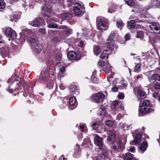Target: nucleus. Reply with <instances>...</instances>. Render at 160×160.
<instances>
[{"label": "nucleus", "mask_w": 160, "mask_h": 160, "mask_svg": "<svg viewBox=\"0 0 160 160\" xmlns=\"http://www.w3.org/2000/svg\"><path fill=\"white\" fill-rule=\"evenodd\" d=\"M25 82L24 77H22L19 78L17 76L8 87V91L9 92L12 93L17 90H20L22 89L21 85Z\"/></svg>", "instance_id": "nucleus-1"}, {"label": "nucleus", "mask_w": 160, "mask_h": 160, "mask_svg": "<svg viewBox=\"0 0 160 160\" xmlns=\"http://www.w3.org/2000/svg\"><path fill=\"white\" fill-rule=\"evenodd\" d=\"M105 95L101 92L93 94L90 97L89 100L92 102L97 104L102 103L104 100Z\"/></svg>", "instance_id": "nucleus-2"}, {"label": "nucleus", "mask_w": 160, "mask_h": 160, "mask_svg": "<svg viewBox=\"0 0 160 160\" xmlns=\"http://www.w3.org/2000/svg\"><path fill=\"white\" fill-rule=\"evenodd\" d=\"M154 109L152 107L142 105L139 106L138 109V116L140 117L146 115L151 113L153 112Z\"/></svg>", "instance_id": "nucleus-3"}, {"label": "nucleus", "mask_w": 160, "mask_h": 160, "mask_svg": "<svg viewBox=\"0 0 160 160\" xmlns=\"http://www.w3.org/2000/svg\"><path fill=\"white\" fill-rule=\"evenodd\" d=\"M103 139L99 137L98 135L96 134L94 138V142L96 145L99 147V148L102 151L105 152L107 150L106 146L104 145L103 142Z\"/></svg>", "instance_id": "nucleus-4"}, {"label": "nucleus", "mask_w": 160, "mask_h": 160, "mask_svg": "<svg viewBox=\"0 0 160 160\" xmlns=\"http://www.w3.org/2000/svg\"><path fill=\"white\" fill-rule=\"evenodd\" d=\"M73 9L75 14L77 16H82L85 12L84 8L78 3H75Z\"/></svg>", "instance_id": "nucleus-5"}, {"label": "nucleus", "mask_w": 160, "mask_h": 160, "mask_svg": "<svg viewBox=\"0 0 160 160\" xmlns=\"http://www.w3.org/2000/svg\"><path fill=\"white\" fill-rule=\"evenodd\" d=\"M67 55L68 58L71 60H75L78 61L81 58V55L73 51L68 52Z\"/></svg>", "instance_id": "nucleus-6"}, {"label": "nucleus", "mask_w": 160, "mask_h": 160, "mask_svg": "<svg viewBox=\"0 0 160 160\" xmlns=\"http://www.w3.org/2000/svg\"><path fill=\"white\" fill-rule=\"evenodd\" d=\"M5 35L12 40H14L17 37V34L14 30L11 28H7L5 32Z\"/></svg>", "instance_id": "nucleus-7"}, {"label": "nucleus", "mask_w": 160, "mask_h": 160, "mask_svg": "<svg viewBox=\"0 0 160 160\" xmlns=\"http://www.w3.org/2000/svg\"><path fill=\"white\" fill-rule=\"evenodd\" d=\"M114 37V34L111 33L108 37V41L106 42L107 47L109 49H111V50H112V49H113V47H114V41L113 39Z\"/></svg>", "instance_id": "nucleus-8"}, {"label": "nucleus", "mask_w": 160, "mask_h": 160, "mask_svg": "<svg viewBox=\"0 0 160 160\" xmlns=\"http://www.w3.org/2000/svg\"><path fill=\"white\" fill-rule=\"evenodd\" d=\"M69 92L70 94L72 95L77 96L79 94V88L77 85L72 84L70 86Z\"/></svg>", "instance_id": "nucleus-9"}, {"label": "nucleus", "mask_w": 160, "mask_h": 160, "mask_svg": "<svg viewBox=\"0 0 160 160\" xmlns=\"http://www.w3.org/2000/svg\"><path fill=\"white\" fill-rule=\"evenodd\" d=\"M30 42L32 47L35 51L37 52H40L41 51V49L40 48L36 39L32 37H31Z\"/></svg>", "instance_id": "nucleus-10"}, {"label": "nucleus", "mask_w": 160, "mask_h": 160, "mask_svg": "<svg viewBox=\"0 0 160 160\" xmlns=\"http://www.w3.org/2000/svg\"><path fill=\"white\" fill-rule=\"evenodd\" d=\"M107 133L108 135L107 141L113 142L116 139V134L115 132L112 130H109L107 131Z\"/></svg>", "instance_id": "nucleus-11"}, {"label": "nucleus", "mask_w": 160, "mask_h": 160, "mask_svg": "<svg viewBox=\"0 0 160 160\" xmlns=\"http://www.w3.org/2000/svg\"><path fill=\"white\" fill-rule=\"evenodd\" d=\"M35 85V84H34V85H33V84L32 83H26L24 86V91H27L29 94L33 92V89Z\"/></svg>", "instance_id": "nucleus-12"}, {"label": "nucleus", "mask_w": 160, "mask_h": 160, "mask_svg": "<svg viewBox=\"0 0 160 160\" xmlns=\"http://www.w3.org/2000/svg\"><path fill=\"white\" fill-rule=\"evenodd\" d=\"M42 21V19L40 18H36L32 21L29 22V23L33 27H39Z\"/></svg>", "instance_id": "nucleus-13"}, {"label": "nucleus", "mask_w": 160, "mask_h": 160, "mask_svg": "<svg viewBox=\"0 0 160 160\" xmlns=\"http://www.w3.org/2000/svg\"><path fill=\"white\" fill-rule=\"evenodd\" d=\"M141 134L140 133H138L135 136L134 140L130 142L131 145H139L141 141Z\"/></svg>", "instance_id": "nucleus-14"}, {"label": "nucleus", "mask_w": 160, "mask_h": 160, "mask_svg": "<svg viewBox=\"0 0 160 160\" xmlns=\"http://www.w3.org/2000/svg\"><path fill=\"white\" fill-rule=\"evenodd\" d=\"M122 157L123 160H139L134 157L133 155L130 152L127 153Z\"/></svg>", "instance_id": "nucleus-15"}, {"label": "nucleus", "mask_w": 160, "mask_h": 160, "mask_svg": "<svg viewBox=\"0 0 160 160\" xmlns=\"http://www.w3.org/2000/svg\"><path fill=\"white\" fill-rule=\"evenodd\" d=\"M150 27L151 29L152 30H155L158 31L160 30V25L156 22H151L150 23Z\"/></svg>", "instance_id": "nucleus-16"}, {"label": "nucleus", "mask_w": 160, "mask_h": 160, "mask_svg": "<svg viewBox=\"0 0 160 160\" xmlns=\"http://www.w3.org/2000/svg\"><path fill=\"white\" fill-rule=\"evenodd\" d=\"M76 99L75 97H72L69 100V105L71 107H69L71 109H73L76 107L77 104H76Z\"/></svg>", "instance_id": "nucleus-17"}, {"label": "nucleus", "mask_w": 160, "mask_h": 160, "mask_svg": "<svg viewBox=\"0 0 160 160\" xmlns=\"http://www.w3.org/2000/svg\"><path fill=\"white\" fill-rule=\"evenodd\" d=\"M50 78L48 77V74H41L39 78V80L42 82H45Z\"/></svg>", "instance_id": "nucleus-18"}, {"label": "nucleus", "mask_w": 160, "mask_h": 160, "mask_svg": "<svg viewBox=\"0 0 160 160\" xmlns=\"http://www.w3.org/2000/svg\"><path fill=\"white\" fill-rule=\"evenodd\" d=\"M108 51V50L106 49L103 51L100 56L101 59H105V60H108L109 54L107 52Z\"/></svg>", "instance_id": "nucleus-19"}, {"label": "nucleus", "mask_w": 160, "mask_h": 160, "mask_svg": "<svg viewBox=\"0 0 160 160\" xmlns=\"http://www.w3.org/2000/svg\"><path fill=\"white\" fill-rule=\"evenodd\" d=\"M102 151V152L98 154L97 157L101 160H107L108 159V157L107 156L106 153L107 150L105 152Z\"/></svg>", "instance_id": "nucleus-20"}, {"label": "nucleus", "mask_w": 160, "mask_h": 160, "mask_svg": "<svg viewBox=\"0 0 160 160\" xmlns=\"http://www.w3.org/2000/svg\"><path fill=\"white\" fill-rule=\"evenodd\" d=\"M52 6L50 4L45 5L42 8L43 10L48 13H51L52 11Z\"/></svg>", "instance_id": "nucleus-21"}, {"label": "nucleus", "mask_w": 160, "mask_h": 160, "mask_svg": "<svg viewBox=\"0 0 160 160\" xmlns=\"http://www.w3.org/2000/svg\"><path fill=\"white\" fill-rule=\"evenodd\" d=\"M61 18L63 19L70 20L72 18V15L70 12H63L61 14Z\"/></svg>", "instance_id": "nucleus-22"}, {"label": "nucleus", "mask_w": 160, "mask_h": 160, "mask_svg": "<svg viewBox=\"0 0 160 160\" xmlns=\"http://www.w3.org/2000/svg\"><path fill=\"white\" fill-rule=\"evenodd\" d=\"M137 93L139 96V99L145 98L147 96L146 92L140 89H138Z\"/></svg>", "instance_id": "nucleus-23"}, {"label": "nucleus", "mask_w": 160, "mask_h": 160, "mask_svg": "<svg viewBox=\"0 0 160 160\" xmlns=\"http://www.w3.org/2000/svg\"><path fill=\"white\" fill-rule=\"evenodd\" d=\"M148 146V144L147 142L145 141H143L139 147V149L143 152L147 149Z\"/></svg>", "instance_id": "nucleus-24"}, {"label": "nucleus", "mask_w": 160, "mask_h": 160, "mask_svg": "<svg viewBox=\"0 0 160 160\" xmlns=\"http://www.w3.org/2000/svg\"><path fill=\"white\" fill-rule=\"evenodd\" d=\"M107 25V23L106 22L100 20L97 24V27L98 29L100 30H102V27H104Z\"/></svg>", "instance_id": "nucleus-25"}, {"label": "nucleus", "mask_w": 160, "mask_h": 160, "mask_svg": "<svg viewBox=\"0 0 160 160\" xmlns=\"http://www.w3.org/2000/svg\"><path fill=\"white\" fill-rule=\"evenodd\" d=\"M136 26V22L135 21L132 20L128 22L127 24L128 28L130 29H133Z\"/></svg>", "instance_id": "nucleus-26"}, {"label": "nucleus", "mask_w": 160, "mask_h": 160, "mask_svg": "<svg viewBox=\"0 0 160 160\" xmlns=\"http://www.w3.org/2000/svg\"><path fill=\"white\" fill-rule=\"evenodd\" d=\"M112 67L109 64L103 67L102 70L107 73H109L112 71Z\"/></svg>", "instance_id": "nucleus-27"}, {"label": "nucleus", "mask_w": 160, "mask_h": 160, "mask_svg": "<svg viewBox=\"0 0 160 160\" xmlns=\"http://www.w3.org/2000/svg\"><path fill=\"white\" fill-rule=\"evenodd\" d=\"M101 52V48L98 45H95L93 47V52L97 56Z\"/></svg>", "instance_id": "nucleus-28"}, {"label": "nucleus", "mask_w": 160, "mask_h": 160, "mask_svg": "<svg viewBox=\"0 0 160 160\" xmlns=\"http://www.w3.org/2000/svg\"><path fill=\"white\" fill-rule=\"evenodd\" d=\"M46 83L47 87L49 89H52L53 87V82H52V79L50 78L45 82Z\"/></svg>", "instance_id": "nucleus-29"}, {"label": "nucleus", "mask_w": 160, "mask_h": 160, "mask_svg": "<svg viewBox=\"0 0 160 160\" xmlns=\"http://www.w3.org/2000/svg\"><path fill=\"white\" fill-rule=\"evenodd\" d=\"M103 59H99L98 61V66L100 67H104V66L106 64L107 62L108 63L109 61L108 60H105V61H103Z\"/></svg>", "instance_id": "nucleus-30"}, {"label": "nucleus", "mask_w": 160, "mask_h": 160, "mask_svg": "<svg viewBox=\"0 0 160 160\" xmlns=\"http://www.w3.org/2000/svg\"><path fill=\"white\" fill-rule=\"evenodd\" d=\"M136 37L142 40L144 37V32L142 31H138L137 32Z\"/></svg>", "instance_id": "nucleus-31"}, {"label": "nucleus", "mask_w": 160, "mask_h": 160, "mask_svg": "<svg viewBox=\"0 0 160 160\" xmlns=\"http://www.w3.org/2000/svg\"><path fill=\"white\" fill-rule=\"evenodd\" d=\"M158 81H160V76L157 73L152 74L151 78L149 79V81H151V80Z\"/></svg>", "instance_id": "nucleus-32"}, {"label": "nucleus", "mask_w": 160, "mask_h": 160, "mask_svg": "<svg viewBox=\"0 0 160 160\" xmlns=\"http://www.w3.org/2000/svg\"><path fill=\"white\" fill-rule=\"evenodd\" d=\"M116 26L119 28H121L124 25V23L122 20H117L116 21Z\"/></svg>", "instance_id": "nucleus-33"}, {"label": "nucleus", "mask_w": 160, "mask_h": 160, "mask_svg": "<svg viewBox=\"0 0 160 160\" xmlns=\"http://www.w3.org/2000/svg\"><path fill=\"white\" fill-rule=\"evenodd\" d=\"M62 57L60 54L58 53L56 54L55 56V60L56 61L59 62L56 64V66H57L61 62V60Z\"/></svg>", "instance_id": "nucleus-34"}, {"label": "nucleus", "mask_w": 160, "mask_h": 160, "mask_svg": "<svg viewBox=\"0 0 160 160\" xmlns=\"http://www.w3.org/2000/svg\"><path fill=\"white\" fill-rule=\"evenodd\" d=\"M63 31L66 35L68 36L71 34L72 32V29L68 28V27L66 26L65 29H64Z\"/></svg>", "instance_id": "nucleus-35"}, {"label": "nucleus", "mask_w": 160, "mask_h": 160, "mask_svg": "<svg viewBox=\"0 0 160 160\" xmlns=\"http://www.w3.org/2000/svg\"><path fill=\"white\" fill-rule=\"evenodd\" d=\"M118 148L120 151H122L124 149V145L121 140H119L118 141Z\"/></svg>", "instance_id": "nucleus-36"}, {"label": "nucleus", "mask_w": 160, "mask_h": 160, "mask_svg": "<svg viewBox=\"0 0 160 160\" xmlns=\"http://www.w3.org/2000/svg\"><path fill=\"white\" fill-rule=\"evenodd\" d=\"M98 79L95 76L92 75L90 79V82L95 84L98 83Z\"/></svg>", "instance_id": "nucleus-37"}, {"label": "nucleus", "mask_w": 160, "mask_h": 160, "mask_svg": "<svg viewBox=\"0 0 160 160\" xmlns=\"http://www.w3.org/2000/svg\"><path fill=\"white\" fill-rule=\"evenodd\" d=\"M106 114V109L102 108H101L100 112L98 113V116L103 117L105 116Z\"/></svg>", "instance_id": "nucleus-38"}, {"label": "nucleus", "mask_w": 160, "mask_h": 160, "mask_svg": "<svg viewBox=\"0 0 160 160\" xmlns=\"http://www.w3.org/2000/svg\"><path fill=\"white\" fill-rule=\"evenodd\" d=\"M100 125L99 123L98 122H93L92 125V129L95 130H98L99 126Z\"/></svg>", "instance_id": "nucleus-39"}, {"label": "nucleus", "mask_w": 160, "mask_h": 160, "mask_svg": "<svg viewBox=\"0 0 160 160\" xmlns=\"http://www.w3.org/2000/svg\"><path fill=\"white\" fill-rule=\"evenodd\" d=\"M119 103L118 101H115L113 102L111 106L112 108L114 110L116 111V107Z\"/></svg>", "instance_id": "nucleus-40"}, {"label": "nucleus", "mask_w": 160, "mask_h": 160, "mask_svg": "<svg viewBox=\"0 0 160 160\" xmlns=\"http://www.w3.org/2000/svg\"><path fill=\"white\" fill-rule=\"evenodd\" d=\"M47 27L50 28H58V25L56 23H50L47 25Z\"/></svg>", "instance_id": "nucleus-41"}, {"label": "nucleus", "mask_w": 160, "mask_h": 160, "mask_svg": "<svg viewBox=\"0 0 160 160\" xmlns=\"http://www.w3.org/2000/svg\"><path fill=\"white\" fill-rule=\"evenodd\" d=\"M142 105L152 107V104L150 103V102L148 100H144L142 102Z\"/></svg>", "instance_id": "nucleus-42"}, {"label": "nucleus", "mask_w": 160, "mask_h": 160, "mask_svg": "<svg viewBox=\"0 0 160 160\" xmlns=\"http://www.w3.org/2000/svg\"><path fill=\"white\" fill-rule=\"evenodd\" d=\"M59 70L61 73L59 74V76L61 77H63L64 76L63 75L64 74V73L66 71L65 68L63 66L62 67L60 68Z\"/></svg>", "instance_id": "nucleus-43"}, {"label": "nucleus", "mask_w": 160, "mask_h": 160, "mask_svg": "<svg viewBox=\"0 0 160 160\" xmlns=\"http://www.w3.org/2000/svg\"><path fill=\"white\" fill-rule=\"evenodd\" d=\"M105 124L108 127H112L114 124V122L111 120H107L105 122Z\"/></svg>", "instance_id": "nucleus-44"}, {"label": "nucleus", "mask_w": 160, "mask_h": 160, "mask_svg": "<svg viewBox=\"0 0 160 160\" xmlns=\"http://www.w3.org/2000/svg\"><path fill=\"white\" fill-rule=\"evenodd\" d=\"M125 2L129 6H132L135 5L134 0H126Z\"/></svg>", "instance_id": "nucleus-45"}, {"label": "nucleus", "mask_w": 160, "mask_h": 160, "mask_svg": "<svg viewBox=\"0 0 160 160\" xmlns=\"http://www.w3.org/2000/svg\"><path fill=\"white\" fill-rule=\"evenodd\" d=\"M77 147V153L75 152L74 154V156L75 158H77L78 157L77 156V154L79 155L81 153V151L80 149V147L79 145L77 144L76 145Z\"/></svg>", "instance_id": "nucleus-46"}, {"label": "nucleus", "mask_w": 160, "mask_h": 160, "mask_svg": "<svg viewBox=\"0 0 160 160\" xmlns=\"http://www.w3.org/2000/svg\"><path fill=\"white\" fill-rule=\"evenodd\" d=\"M6 4L4 0H0V9H3L6 7Z\"/></svg>", "instance_id": "nucleus-47"}, {"label": "nucleus", "mask_w": 160, "mask_h": 160, "mask_svg": "<svg viewBox=\"0 0 160 160\" xmlns=\"http://www.w3.org/2000/svg\"><path fill=\"white\" fill-rule=\"evenodd\" d=\"M50 68L46 67H44L41 72V74H48V70Z\"/></svg>", "instance_id": "nucleus-48"}, {"label": "nucleus", "mask_w": 160, "mask_h": 160, "mask_svg": "<svg viewBox=\"0 0 160 160\" xmlns=\"http://www.w3.org/2000/svg\"><path fill=\"white\" fill-rule=\"evenodd\" d=\"M141 65L140 63H137L135 66L134 68V71L135 72H138L140 69Z\"/></svg>", "instance_id": "nucleus-49"}, {"label": "nucleus", "mask_w": 160, "mask_h": 160, "mask_svg": "<svg viewBox=\"0 0 160 160\" xmlns=\"http://www.w3.org/2000/svg\"><path fill=\"white\" fill-rule=\"evenodd\" d=\"M1 53L3 58L8 56V54L7 52L4 49H2L1 51Z\"/></svg>", "instance_id": "nucleus-50"}, {"label": "nucleus", "mask_w": 160, "mask_h": 160, "mask_svg": "<svg viewBox=\"0 0 160 160\" xmlns=\"http://www.w3.org/2000/svg\"><path fill=\"white\" fill-rule=\"evenodd\" d=\"M154 87L155 89H160V83L158 82H156L154 85Z\"/></svg>", "instance_id": "nucleus-51"}, {"label": "nucleus", "mask_w": 160, "mask_h": 160, "mask_svg": "<svg viewBox=\"0 0 160 160\" xmlns=\"http://www.w3.org/2000/svg\"><path fill=\"white\" fill-rule=\"evenodd\" d=\"M38 32L42 35H45L46 34V29L44 28H41L38 30Z\"/></svg>", "instance_id": "nucleus-52"}, {"label": "nucleus", "mask_w": 160, "mask_h": 160, "mask_svg": "<svg viewBox=\"0 0 160 160\" xmlns=\"http://www.w3.org/2000/svg\"><path fill=\"white\" fill-rule=\"evenodd\" d=\"M121 85H122V86L121 85H119L118 87V88L120 89H122L123 88H124L127 86V84L126 83L124 82L122 83Z\"/></svg>", "instance_id": "nucleus-53"}, {"label": "nucleus", "mask_w": 160, "mask_h": 160, "mask_svg": "<svg viewBox=\"0 0 160 160\" xmlns=\"http://www.w3.org/2000/svg\"><path fill=\"white\" fill-rule=\"evenodd\" d=\"M21 15L19 14H15L13 15V17L16 19H19L21 18Z\"/></svg>", "instance_id": "nucleus-54"}, {"label": "nucleus", "mask_w": 160, "mask_h": 160, "mask_svg": "<svg viewBox=\"0 0 160 160\" xmlns=\"http://www.w3.org/2000/svg\"><path fill=\"white\" fill-rule=\"evenodd\" d=\"M112 149L113 151H116L117 150L118 152L120 151V150H118V146L114 145H113L112 148Z\"/></svg>", "instance_id": "nucleus-55"}, {"label": "nucleus", "mask_w": 160, "mask_h": 160, "mask_svg": "<svg viewBox=\"0 0 160 160\" xmlns=\"http://www.w3.org/2000/svg\"><path fill=\"white\" fill-rule=\"evenodd\" d=\"M42 15L44 18H47L50 17V15L47 14L43 12H42Z\"/></svg>", "instance_id": "nucleus-56"}, {"label": "nucleus", "mask_w": 160, "mask_h": 160, "mask_svg": "<svg viewBox=\"0 0 160 160\" xmlns=\"http://www.w3.org/2000/svg\"><path fill=\"white\" fill-rule=\"evenodd\" d=\"M157 3V0H151V4L153 6H155Z\"/></svg>", "instance_id": "nucleus-57"}, {"label": "nucleus", "mask_w": 160, "mask_h": 160, "mask_svg": "<svg viewBox=\"0 0 160 160\" xmlns=\"http://www.w3.org/2000/svg\"><path fill=\"white\" fill-rule=\"evenodd\" d=\"M67 106V104L63 102L62 104H61L60 105V108L62 109H64Z\"/></svg>", "instance_id": "nucleus-58"}, {"label": "nucleus", "mask_w": 160, "mask_h": 160, "mask_svg": "<svg viewBox=\"0 0 160 160\" xmlns=\"http://www.w3.org/2000/svg\"><path fill=\"white\" fill-rule=\"evenodd\" d=\"M53 40L55 42H58L60 41L59 38L57 36L54 37Z\"/></svg>", "instance_id": "nucleus-59"}, {"label": "nucleus", "mask_w": 160, "mask_h": 160, "mask_svg": "<svg viewBox=\"0 0 160 160\" xmlns=\"http://www.w3.org/2000/svg\"><path fill=\"white\" fill-rule=\"evenodd\" d=\"M124 95L123 94L120 93H119L118 95V97L119 99H122L124 98Z\"/></svg>", "instance_id": "nucleus-60"}, {"label": "nucleus", "mask_w": 160, "mask_h": 160, "mask_svg": "<svg viewBox=\"0 0 160 160\" xmlns=\"http://www.w3.org/2000/svg\"><path fill=\"white\" fill-rule=\"evenodd\" d=\"M46 64L47 65V67L48 68H51V64H50V61L49 60L47 61L46 62Z\"/></svg>", "instance_id": "nucleus-61"}, {"label": "nucleus", "mask_w": 160, "mask_h": 160, "mask_svg": "<svg viewBox=\"0 0 160 160\" xmlns=\"http://www.w3.org/2000/svg\"><path fill=\"white\" fill-rule=\"evenodd\" d=\"M130 36L128 34H126L124 37V38L125 40L127 41L130 39Z\"/></svg>", "instance_id": "nucleus-62"}, {"label": "nucleus", "mask_w": 160, "mask_h": 160, "mask_svg": "<svg viewBox=\"0 0 160 160\" xmlns=\"http://www.w3.org/2000/svg\"><path fill=\"white\" fill-rule=\"evenodd\" d=\"M83 42L82 41H80L79 43V44H78V47H83Z\"/></svg>", "instance_id": "nucleus-63"}, {"label": "nucleus", "mask_w": 160, "mask_h": 160, "mask_svg": "<svg viewBox=\"0 0 160 160\" xmlns=\"http://www.w3.org/2000/svg\"><path fill=\"white\" fill-rule=\"evenodd\" d=\"M118 88L116 87H114L112 88V90L114 92H116L118 91Z\"/></svg>", "instance_id": "nucleus-64"}]
</instances>
